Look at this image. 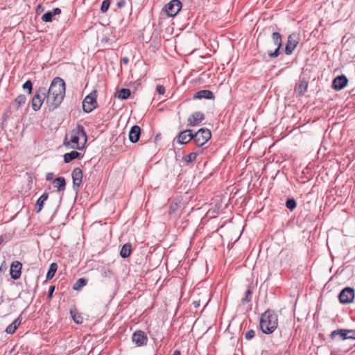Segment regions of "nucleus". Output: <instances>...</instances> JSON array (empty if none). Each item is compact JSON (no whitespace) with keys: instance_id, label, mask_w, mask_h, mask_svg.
<instances>
[{"instance_id":"8","label":"nucleus","mask_w":355,"mask_h":355,"mask_svg":"<svg viewBox=\"0 0 355 355\" xmlns=\"http://www.w3.org/2000/svg\"><path fill=\"white\" fill-rule=\"evenodd\" d=\"M300 42V36L296 33H293L288 37L284 53L286 55H291Z\"/></svg>"},{"instance_id":"41","label":"nucleus","mask_w":355,"mask_h":355,"mask_svg":"<svg viewBox=\"0 0 355 355\" xmlns=\"http://www.w3.org/2000/svg\"><path fill=\"white\" fill-rule=\"evenodd\" d=\"M55 291V286H51L49 289L48 298L51 299Z\"/></svg>"},{"instance_id":"12","label":"nucleus","mask_w":355,"mask_h":355,"mask_svg":"<svg viewBox=\"0 0 355 355\" xmlns=\"http://www.w3.org/2000/svg\"><path fill=\"white\" fill-rule=\"evenodd\" d=\"M73 179V188L76 191L79 190L83 181V171L80 168H75L71 173Z\"/></svg>"},{"instance_id":"4","label":"nucleus","mask_w":355,"mask_h":355,"mask_svg":"<svg viewBox=\"0 0 355 355\" xmlns=\"http://www.w3.org/2000/svg\"><path fill=\"white\" fill-rule=\"evenodd\" d=\"M46 88L40 87L36 90L35 94L33 96L31 101V106L34 111H38L40 110L42 104L47 100Z\"/></svg>"},{"instance_id":"29","label":"nucleus","mask_w":355,"mask_h":355,"mask_svg":"<svg viewBox=\"0 0 355 355\" xmlns=\"http://www.w3.org/2000/svg\"><path fill=\"white\" fill-rule=\"evenodd\" d=\"M130 94L131 92L129 89L123 88L119 91L118 96L121 99H127L130 97Z\"/></svg>"},{"instance_id":"7","label":"nucleus","mask_w":355,"mask_h":355,"mask_svg":"<svg viewBox=\"0 0 355 355\" xmlns=\"http://www.w3.org/2000/svg\"><path fill=\"white\" fill-rule=\"evenodd\" d=\"M182 8V3L180 0H171L166 3L163 10L168 17H175Z\"/></svg>"},{"instance_id":"27","label":"nucleus","mask_w":355,"mask_h":355,"mask_svg":"<svg viewBox=\"0 0 355 355\" xmlns=\"http://www.w3.org/2000/svg\"><path fill=\"white\" fill-rule=\"evenodd\" d=\"M58 270V265L56 263H52L50 264L49 270L46 274V279H51Z\"/></svg>"},{"instance_id":"25","label":"nucleus","mask_w":355,"mask_h":355,"mask_svg":"<svg viewBox=\"0 0 355 355\" xmlns=\"http://www.w3.org/2000/svg\"><path fill=\"white\" fill-rule=\"evenodd\" d=\"M308 88V81L305 79H303L300 81L299 85L296 88V91L300 96H303L306 92Z\"/></svg>"},{"instance_id":"31","label":"nucleus","mask_w":355,"mask_h":355,"mask_svg":"<svg viewBox=\"0 0 355 355\" xmlns=\"http://www.w3.org/2000/svg\"><path fill=\"white\" fill-rule=\"evenodd\" d=\"M70 313L73 321L76 324H81L83 322V318L78 313H76V310H71Z\"/></svg>"},{"instance_id":"36","label":"nucleus","mask_w":355,"mask_h":355,"mask_svg":"<svg viewBox=\"0 0 355 355\" xmlns=\"http://www.w3.org/2000/svg\"><path fill=\"white\" fill-rule=\"evenodd\" d=\"M178 208H179L178 203L175 202H172L169 206V214L172 215V214H175L176 211H178Z\"/></svg>"},{"instance_id":"18","label":"nucleus","mask_w":355,"mask_h":355,"mask_svg":"<svg viewBox=\"0 0 355 355\" xmlns=\"http://www.w3.org/2000/svg\"><path fill=\"white\" fill-rule=\"evenodd\" d=\"M27 101V98L24 94L18 95L11 103V106L16 110H18L23 106Z\"/></svg>"},{"instance_id":"42","label":"nucleus","mask_w":355,"mask_h":355,"mask_svg":"<svg viewBox=\"0 0 355 355\" xmlns=\"http://www.w3.org/2000/svg\"><path fill=\"white\" fill-rule=\"evenodd\" d=\"M126 2L125 0H119L116 3V6L118 8H121L125 6Z\"/></svg>"},{"instance_id":"26","label":"nucleus","mask_w":355,"mask_h":355,"mask_svg":"<svg viewBox=\"0 0 355 355\" xmlns=\"http://www.w3.org/2000/svg\"><path fill=\"white\" fill-rule=\"evenodd\" d=\"M132 251V246L130 243H125L120 251V255L123 258H128L130 257Z\"/></svg>"},{"instance_id":"10","label":"nucleus","mask_w":355,"mask_h":355,"mask_svg":"<svg viewBox=\"0 0 355 355\" xmlns=\"http://www.w3.org/2000/svg\"><path fill=\"white\" fill-rule=\"evenodd\" d=\"M354 290L350 287H346L339 294V300L342 304H349L354 299Z\"/></svg>"},{"instance_id":"6","label":"nucleus","mask_w":355,"mask_h":355,"mask_svg":"<svg viewBox=\"0 0 355 355\" xmlns=\"http://www.w3.org/2000/svg\"><path fill=\"white\" fill-rule=\"evenodd\" d=\"M96 92L94 91L84 98L82 105L85 113H90L97 107Z\"/></svg>"},{"instance_id":"1","label":"nucleus","mask_w":355,"mask_h":355,"mask_svg":"<svg viewBox=\"0 0 355 355\" xmlns=\"http://www.w3.org/2000/svg\"><path fill=\"white\" fill-rule=\"evenodd\" d=\"M47 100L46 105L49 111L58 108L62 102L65 96V83L60 77L53 79L51 85L46 89Z\"/></svg>"},{"instance_id":"38","label":"nucleus","mask_w":355,"mask_h":355,"mask_svg":"<svg viewBox=\"0 0 355 355\" xmlns=\"http://www.w3.org/2000/svg\"><path fill=\"white\" fill-rule=\"evenodd\" d=\"M347 340H355V329H347Z\"/></svg>"},{"instance_id":"28","label":"nucleus","mask_w":355,"mask_h":355,"mask_svg":"<svg viewBox=\"0 0 355 355\" xmlns=\"http://www.w3.org/2000/svg\"><path fill=\"white\" fill-rule=\"evenodd\" d=\"M252 291L251 289V287L249 286L248 290L245 293V297L241 299V303L243 304L249 303L252 300Z\"/></svg>"},{"instance_id":"43","label":"nucleus","mask_w":355,"mask_h":355,"mask_svg":"<svg viewBox=\"0 0 355 355\" xmlns=\"http://www.w3.org/2000/svg\"><path fill=\"white\" fill-rule=\"evenodd\" d=\"M53 16L60 15L61 13V9L59 8H55L53 10V11H51Z\"/></svg>"},{"instance_id":"46","label":"nucleus","mask_w":355,"mask_h":355,"mask_svg":"<svg viewBox=\"0 0 355 355\" xmlns=\"http://www.w3.org/2000/svg\"><path fill=\"white\" fill-rule=\"evenodd\" d=\"M43 10H44V7L41 4H40L37 6V8H36L37 13L42 12H43Z\"/></svg>"},{"instance_id":"33","label":"nucleus","mask_w":355,"mask_h":355,"mask_svg":"<svg viewBox=\"0 0 355 355\" xmlns=\"http://www.w3.org/2000/svg\"><path fill=\"white\" fill-rule=\"evenodd\" d=\"M196 157H197V153L192 152V153H189V155L184 156L183 157V159L187 163H191V162L195 161Z\"/></svg>"},{"instance_id":"9","label":"nucleus","mask_w":355,"mask_h":355,"mask_svg":"<svg viewBox=\"0 0 355 355\" xmlns=\"http://www.w3.org/2000/svg\"><path fill=\"white\" fill-rule=\"evenodd\" d=\"M272 40L273 44L277 46V48L274 51H268V55L270 58H277L280 54V49L282 46V38L281 34L278 32H273L272 33Z\"/></svg>"},{"instance_id":"2","label":"nucleus","mask_w":355,"mask_h":355,"mask_svg":"<svg viewBox=\"0 0 355 355\" xmlns=\"http://www.w3.org/2000/svg\"><path fill=\"white\" fill-rule=\"evenodd\" d=\"M87 141V136L82 125L78 124L67 134L64 139V145L68 148L83 150Z\"/></svg>"},{"instance_id":"5","label":"nucleus","mask_w":355,"mask_h":355,"mask_svg":"<svg viewBox=\"0 0 355 355\" xmlns=\"http://www.w3.org/2000/svg\"><path fill=\"white\" fill-rule=\"evenodd\" d=\"M211 134L207 128H200L193 134V140L195 144L198 146H202L211 138Z\"/></svg>"},{"instance_id":"11","label":"nucleus","mask_w":355,"mask_h":355,"mask_svg":"<svg viewBox=\"0 0 355 355\" xmlns=\"http://www.w3.org/2000/svg\"><path fill=\"white\" fill-rule=\"evenodd\" d=\"M132 340L137 347H141L147 345L148 339L144 331L137 330L133 333Z\"/></svg>"},{"instance_id":"3","label":"nucleus","mask_w":355,"mask_h":355,"mask_svg":"<svg viewBox=\"0 0 355 355\" xmlns=\"http://www.w3.org/2000/svg\"><path fill=\"white\" fill-rule=\"evenodd\" d=\"M259 326L263 334H272L278 326L277 315L272 310L266 311L261 315Z\"/></svg>"},{"instance_id":"17","label":"nucleus","mask_w":355,"mask_h":355,"mask_svg":"<svg viewBox=\"0 0 355 355\" xmlns=\"http://www.w3.org/2000/svg\"><path fill=\"white\" fill-rule=\"evenodd\" d=\"M141 128L139 126L135 125H133L129 132V140L132 143H137L140 137Z\"/></svg>"},{"instance_id":"32","label":"nucleus","mask_w":355,"mask_h":355,"mask_svg":"<svg viewBox=\"0 0 355 355\" xmlns=\"http://www.w3.org/2000/svg\"><path fill=\"white\" fill-rule=\"evenodd\" d=\"M297 206L296 201L294 198H289L286 201V207L293 211Z\"/></svg>"},{"instance_id":"13","label":"nucleus","mask_w":355,"mask_h":355,"mask_svg":"<svg viewBox=\"0 0 355 355\" xmlns=\"http://www.w3.org/2000/svg\"><path fill=\"white\" fill-rule=\"evenodd\" d=\"M22 264L19 261H12L10 265V275L14 280L19 279L21 274Z\"/></svg>"},{"instance_id":"24","label":"nucleus","mask_w":355,"mask_h":355,"mask_svg":"<svg viewBox=\"0 0 355 355\" xmlns=\"http://www.w3.org/2000/svg\"><path fill=\"white\" fill-rule=\"evenodd\" d=\"M53 186L58 188V191H62L65 189L66 182L63 177L55 178L53 182Z\"/></svg>"},{"instance_id":"23","label":"nucleus","mask_w":355,"mask_h":355,"mask_svg":"<svg viewBox=\"0 0 355 355\" xmlns=\"http://www.w3.org/2000/svg\"><path fill=\"white\" fill-rule=\"evenodd\" d=\"M81 157V154L77 151L73 150L64 155V162L67 164L72 160Z\"/></svg>"},{"instance_id":"21","label":"nucleus","mask_w":355,"mask_h":355,"mask_svg":"<svg viewBox=\"0 0 355 355\" xmlns=\"http://www.w3.org/2000/svg\"><path fill=\"white\" fill-rule=\"evenodd\" d=\"M337 337H340L342 340H347V329H337L333 331L329 338L331 340H335Z\"/></svg>"},{"instance_id":"40","label":"nucleus","mask_w":355,"mask_h":355,"mask_svg":"<svg viewBox=\"0 0 355 355\" xmlns=\"http://www.w3.org/2000/svg\"><path fill=\"white\" fill-rule=\"evenodd\" d=\"M156 91L159 94L163 95L165 93V87L163 85H157L156 88Z\"/></svg>"},{"instance_id":"30","label":"nucleus","mask_w":355,"mask_h":355,"mask_svg":"<svg viewBox=\"0 0 355 355\" xmlns=\"http://www.w3.org/2000/svg\"><path fill=\"white\" fill-rule=\"evenodd\" d=\"M87 279L85 278L78 279L74 284L73 288L76 291L80 289L82 287L87 284Z\"/></svg>"},{"instance_id":"49","label":"nucleus","mask_w":355,"mask_h":355,"mask_svg":"<svg viewBox=\"0 0 355 355\" xmlns=\"http://www.w3.org/2000/svg\"><path fill=\"white\" fill-rule=\"evenodd\" d=\"M193 304L194 305V306H195L196 308H197V307H198V306H200V302H199L194 301V302H193Z\"/></svg>"},{"instance_id":"34","label":"nucleus","mask_w":355,"mask_h":355,"mask_svg":"<svg viewBox=\"0 0 355 355\" xmlns=\"http://www.w3.org/2000/svg\"><path fill=\"white\" fill-rule=\"evenodd\" d=\"M53 15L51 11L45 12L41 17L44 22H51L53 20Z\"/></svg>"},{"instance_id":"20","label":"nucleus","mask_w":355,"mask_h":355,"mask_svg":"<svg viewBox=\"0 0 355 355\" xmlns=\"http://www.w3.org/2000/svg\"><path fill=\"white\" fill-rule=\"evenodd\" d=\"M194 98H206V99H214V95L212 92L207 89L200 90L195 93L193 96Z\"/></svg>"},{"instance_id":"14","label":"nucleus","mask_w":355,"mask_h":355,"mask_svg":"<svg viewBox=\"0 0 355 355\" xmlns=\"http://www.w3.org/2000/svg\"><path fill=\"white\" fill-rule=\"evenodd\" d=\"M347 78L345 75H340L334 79L331 87L336 91H340L347 85Z\"/></svg>"},{"instance_id":"48","label":"nucleus","mask_w":355,"mask_h":355,"mask_svg":"<svg viewBox=\"0 0 355 355\" xmlns=\"http://www.w3.org/2000/svg\"><path fill=\"white\" fill-rule=\"evenodd\" d=\"M172 355H181L180 351L178 349H176L173 352Z\"/></svg>"},{"instance_id":"39","label":"nucleus","mask_w":355,"mask_h":355,"mask_svg":"<svg viewBox=\"0 0 355 355\" xmlns=\"http://www.w3.org/2000/svg\"><path fill=\"white\" fill-rule=\"evenodd\" d=\"M254 335H255V333H254V330H248L245 334V338L246 340H250L252 339V338L254 337Z\"/></svg>"},{"instance_id":"22","label":"nucleus","mask_w":355,"mask_h":355,"mask_svg":"<svg viewBox=\"0 0 355 355\" xmlns=\"http://www.w3.org/2000/svg\"><path fill=\"white\" fill-rule=\"evenodd\" d=\"M48 193H43L37 200L36 205H35V212L39 213L41 211V210L43 208L44 202L48 199Z\"/></svg>"},{"instance_id":"45","label":"nucleus","mask_w":355,"mask_h":355,"mask_svg":"<svg viewBox=\"0 0 355 355\" xmlns=\"http://www.w3.org/2000/svg\"><path fill=\"white\" fill-rule=\"evenodd\" d=\"M53 175H54L53 173H52V172L47 173L46 175V180H51L53 178Z\"/></svg>"},{"instance_id":"37","label":"nucleus","mask_w":355,"mask_h":355,"mask_svg":"<svg viewBox=\"0 0 355 355\" xmlns=\"http://www.w3.org/2000/svg\"><path fill=\"white\" fill-rule=\"evenodd\" d=\"M22 88L24 89H27L28 94H31L32 93V90H33V83H32L31 80H26L23 84Z\"/></svg>"},{"instance_id":"15","label":"nucleus","mask_w":355,"mask_h":355,"mask_svg":"<svg viewBox=\"0 0 355 355\" xmlns=\"http://www.w3.org/2000/svg\"><path fill=\"white\" fill-rule=\"evenodd\" d=\"M205 119V114L200 112H193L187 119L188 126L199 125Z\"/></svg>"},{"instance_id":"35","label":"nucleus","mask_w":355,"mask_h":355,"mask_svg":"<svg viewBox=\"0 0 355 355\" xmlns=\"http://www.w3.org/2000/svg\"><path fill=\"white\" fill-rule=\"evenodd\" d=\"M110 3H111V0H104L102 2L101 6V11L103 13L106 12L109 9Z\"/></svg>"},{"instance_id":"47","label":"nucleus","mask_w":355,"mask_h":355,"mask_svg":"<svg viewBox=\"0 0 355 355\" xmlns=\"http://www.w3.org/2000/svg\"><path fill=\"white\" fill-rule=\"evenodd\" d=\"M129 62V58L127 57H123L121 59V63H123L125 64H128Z\"/></svg>"},{"instance_id":"44","label":"nucleus","mask_w":355,"mask_h":355,"mask_svg":"<svg viewBox=\"0 0 355 355\" xmlns=\"http://www.w3.org/2000/svg\"><path fill=\"white\" fill-rule=\"evenodd\" d=\"M8 239V235L7 234H2L0 236V245L5 241Z\"/></svg>"},{"instance_id":"16","label":"nucleus","mask_w":355,"mask_h":355,"mask_svg":"<svg viewBox=\"0 0 355 355\" xmlns=\"http://www.w3.org/2000/svg\"><path fill=\"white\" fill-rule=\"evenodd\" d=\"M193 134L191 130H186L179 133L177 137L178 141L180 144H186L193 139Z\"/></svg>"},{"instance_id":"19","label":"nucleus","mask_w":355,"mask_h":355,"mask_svg":"<svg viewBox=\"0 0 355 355\" xmlns=\"http://www.w3.org/2000/svg\"><path fill=\"white\" fill-rule=\"evenodd\" d=\"M22 320L21 315H19L6 329V332L8 334H12L15 332L17 327L20 325Z\"/></svg>"}]
</instances>
